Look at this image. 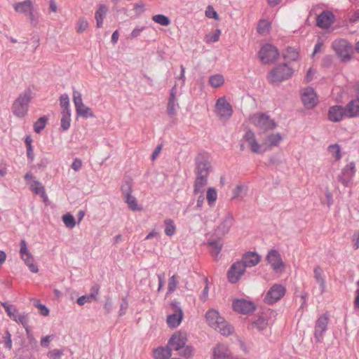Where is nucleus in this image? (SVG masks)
Instances as JSON below:
<instances>
[{"mask_svg": "<svg viewBox=\"0 0 359 359\" xmlns=\"http://www.w3.org/2000/svg\"><path fill=\"white\" fill-rule=\"evenodd\" d=\"M266 261L276 273H282L284 271L285 264L278 250H270L266 256Z\"/></svg>", "mask_w": 359, "mask_h": 359, "instance_id": "7", "label": "nucleus"}, {"mask_svg": "<svg viewBox=\"0 0 359 359\" xmlns=\"http://www.w3.org/2000/svg\"><path fill=\"white\" fill-rule=\"evenodd\" d=\"M208 324L222 335L229 336L233 332L232 327L220 316L218 311L211 309L205 313Z\"/></svg>", "mask_w": 359, "mask_h": 359, "instance_id": "2", "label": "nucleus"}, {"mask_svg": "<svg viewBox=\"0 0 359 359\" xmlns=\"http://www.w3.org/2000/svg\"><path fill=\"white\" fill-rule=\"evenodd\" d=\"M252 325L254 326V327L261 331L267 327L268 321L264 318L259 317L253 322Z\"/></svg>", "mask_w": 359, "mask_h": 359, "instance_id": "51", "label": "nucleus"}, {"mask_svg": "<svg viewBox=\"0 0 359 359\" xmlns=\"http://www.w3.org/2000/svg\"><path fill=\"white\" fill-rule=\"evenodd\" d=\"M73 101L75 106V109L83 107V100H82V95L80 92L76 90H73Z\"/></svg>", "mask_w": 359, "mask_h": 359, "instance_id": "50", "label": "nucleus"}, {"mask_svg": "<svg viewBox=\"0 0 359 359\" xmlns=\"http://www.w3.org/2000/svg\"><path fill=\"white\" fill-rule=\"evenodd\" d=\"M107 11V7L105 5L101 4L99 6L97 11L95 12V16L96 20L97 27H102Z\"/></svg>", "mask_w": 359, "mask_h": 359, "instance_id": "32", "label": "nucleus"}, {"mask_svg": "<svg viewBox=\"0 0 359 359\" xmlns=\"http://www.w3.org/2000/svg\"><path fill=\"white\" fill-rule=\"evenodd\" d=\"M95 293H90L89 295H83L77 299V303L79 305H84L86 302H90L93 298H95L99 292V287L95 285L93 286Z\"/></svg>", "mask_w": 359, "mask_h": 359, "instance_id": "37", "label": "nucleus"}, {"mask_svg": "<svg viewBox=\"0 0 359 359\" xmlns=\"http://www.w3.org/2000/svg\"><path fill=\"white\" fill-rule=\"evenodd\" d=\"M302 100L304 107L307 109H313L318 104V99L313 88L308 87L302 90Z\"/></svg>", "mask_w": 359, "mask_h": 359, "instance_id": "16", "label": "nucleus"}, {"mask_svg": "<svg viewBox=\"0 0 359 359\" xmlns=\"http://www.w3.org/2000/svg\"><path fill=\"white\" fill-rule=\"evenodd\" d=\"M335 17L333 13L326 10L323 11L316 18V25L323 29H327L332 26L334 22Z\"/></svg>", "mask_w": 359, "mask_h": 359, "instance_id": "22", "label": "nucleus"}, {"mask_svg": "<svg viewBox=\"0 0 359 359\" xmlns=\"http://www.w3.org/2000/svg\"><path fill=\"white\" fill-rule=\"evenodd\" d=\"M355 97L345 106L346 117L349 118L359 117V86L355 89Z\"/></svg>", "mask_w": 359, "mask_h": 359, "instance_id": "17", "label": "nucleus"}, {"mask_svg": "<svg viewBox=\"0 0 359 359\" xmlns=\"http://www.w3.org/2000/svg\"><path fill=\"white\" fill-rule=\"evenodd\" d=\"M355 165L354 162H350L342 169L339 175V181L344 186L348 187L355 173Z\"/></svg>", "mask_w": 359, "mask_h": 359, "instance_id": "19", "label": "nucleus"}, {"mask_svg": "<svg viewBox=\"0 0 359 359\" xmlns=\"http://www.w3.org/2000/svg\"><path fill=\"white\" fill-rule=\"evenodd\" d=\"M358 288L355 292V299L353 302L354 307L355 309L359 310V280L357 283Z\"/></svg>", "mask_w": 359, "mask_h": 359, "instance_id": "62", "label": "nucleus"}, {"mask_svg": "<svg viewBox=\"0 0 359 359\" xmlns=\"http://www.w3.org/2000/svg\"><path fill=\"white\" fill-rule=\"evenodd\" d=\"M206 198L208 205L212 207L215 205L217 198V193L215 188L209 187L207 190Z\"/></svg>", "mask_w": 359, "mask_h": 359, "instance_id": "40", "label": "nucleus"}, {"mask_svg": "<svg viewBox=\"0 0 359 359\" xmlns=\"http://www.w3.org/2000/svg\"><path fill=\"white\" fill-rule=\"evenodd\" d=\"M208 245L210 249V252L212 257L217 259L219 254L220 253L223 243L221 241H210L208 242Z\"/></svg>", "mask_w": 359, "mask_h": 359, "instance_id": "34", "label": "nucleus"}, {"mask_svg": "<svg viewBox=\"0 0 359 359\" xmlns=\"http://www.w3.org/2000/svg\"><path fill=\"white\" fill-rule=\"evenodd\" d=\"M332 48L341 58V61L347 62L351 60L352 46L344 39H337L332 42Z\"/></svg>", "mask_w": 359, "mask_h": 359, "instance_id": "8", "label": "nucleus"}, {"mask_svg": "<svg viewBox=\"0 0 359 359\" xmlns=\"http://www.w3.org/2000/svg\"><path fill=\"white\" fill-rule=\"evenodd\" d=\"M5 346L9 350L12 348L11 335L8 331H6V332Z\"/></svg>", "mask_w": 359, "mask_h": 359, "instance_id": "63", "label": "nucleus"}, {"mask_svg": "<svg viewBox=\"0 0 359 359\" xmlns=\"http://www.w3.org/2000/svg\"><path fill=\"white\" fill-rule=\"evenodd\" d=\"M16 12L27 15L33 8L32 2L30 0H25L22 2L16 3L13 5Z\"/></svg>", "mask_w": 359, "mask_h": 359, "instance_id": "29", "label": "nucleus"}, {"mask_svg": "<svg viewBox=\"0 0 359 359\" xmlns=\"http://www.w3.org/2000/svg\"><path fill=\"white\" fill-rule=\"evenodd\" d=\"M177 89L176 86H174L170 92V96L167 104V112L170 117L176 115L177 109L179 107V103L177 100Z\"/></svg>", "mask_w": 359, "mask_h": 359, "instance_id": "25", "label": "nucleus"}, {"mask_svg": "<svg viewBox=\"0 0 359 359\" xmlns=\"http://www.w3.org/2000/svg\"><path fill=\"white\" fill-rule=\"evenodd\" d=\"M27 15L29 17L31 24L34 26L36 25L38 23L39 18L38 15L34 13V10H31L30 12L27 13Z\"/></svg>", "mask_w": 359, "mask_h": 359, "instance_id": "58", "label": "nucleus"}, {"mask_svg": "<svg viewBox=\"0 0 359 359\" xmlns=\"http://www.w3.org/2000/svg\"><path fill=\"white\" fill-rule=\"evenodd\" d=\"M328 153L334 158L335 161L341 160L342 155L341 147L338 144H330L327 147Z\"/></svg>", "mask_w": 359, "mask_h": 359, "instance_id": "36", "label": "nucleus"}, {"mask_svg": "<svg viewBox=\"0 0 359 359\" xmlns=\"http://www.w3.org/2000/svg\"><path fill=\"white\" fill-rule=\"evenodd\" d=\"M215 113L220 120L227 121L233 114V108L224 97H219L215 104Z\"/></svg>", "mask_w": 359, "mask_h": 359, "instance_id": "10", "label": "nucleus"}, {"mask_svg": "<svg viewBox=\"0 0 359 359\" xmlns=\"http://www.w3.org/2000/svg\"><path fill=\"white\" fill-rule=\"evenodd\" d=\"M89 26L88 21L83 18H81L76 22V32L79 34L83 33L86 31Z\"/></svg>", "mask_w": 359, "mask_h": 359, "instance_id": "52", "label": "nucleus"}, {"mask_svg": "<svg viewBox=\"0 0 359 359\" xmlns=\"http://www.w3.org/2000/svg\"><path fill=\"white\" fill-rule=\"evenodd\" d=\"M261 260V257L255 252H248L244 254L240 260L245 268H250L257 265Z\"/></svg>", "mask_w": 359, "mask_h": 359, "instance_id": "27", "label": "nucleus"}, {"mask_svg": "<svg viewBox=\"0 0 359 359\" xmlns=\"http://www.w3.org/2000/svg\"><path fill=\"white\" fill-rule=\"evenodd\" d=\"M30 189L36 194L41 195V196L43 198L44 201H46L48 199V196L46 193L44 187L40 182L37 180L32 181L30 183Z\"/></svg>", "mask_w": 359, "mask_h": 359, "instance_id": "30", "label": "nucleus"}, {"mask_svg": "<svg viewBox=\"0 0 359 359\" xmlns=\"http://www.w3.org/2000/svg\"><path fill=\"white\" fill-rule=\"evenodd\" d=\"M17 323L21 324L25 328L26 332L29 333V329L28 327V314L26 313H20L17 319L15 320Z\"/></svg>", "mask_w": 359, "mask_h": 359, "instance_id": "49", "label": "nucleus"}, {"mask_svg": "<svg viewBox=\"0 0 359 359\" xmlns=\"http://www.w3.org/2000/svg\"><path fill=\"white\" fill-rule=\"evenodd\" d=\"M196 177L194 185V194H203L208 183L209 167L205 162H198L196 168Z\"/></svg>", "mask_w": 359, "mask_h": 359, "instance_id": "4", "label": "nucleus"}, {"mask_svg": "<svg viewBox=\"0 0 359 359\" xmlns=\"http://www.w3.org/2000/svg\"><path fill=\"white\" fill-rule=\"evenodd\" d=\"M271 29V24L270 21L265 19H262L259 21L257 29L259 34L266 35L269 33Z\"/></svg>", "mask_w": 359, "mask_h": 359, "instance_id": "35", "label": "nucleus"}, {"mask_svg": "<svg viewBox=\"0 0 359 359\" xmlns=\"http://www.w3.org/2000/svg\"><path fill=\"white\" fill-rule=\"evenodd\" d=\"M128 304L126 299H123L122 303L120 305L119 316L124 315L128 309Z\"/></svg>", "mask_w": 359, "mask_h": 359, "instance_id": "60", "label": "nucleus"}, {"mask_svg": "<svg viewBox=\"0 0 359 359\" xmlns=\"http://www.w3.org/2000/svg\"><path fill=\"white\" fill-rule=\"evenodd\" d=\"M187 335L184 332H175L168 341V346L171 351H178V354L185 358H190L194 354L191 346L186 345Z\"/></svg>", "mask_w": 359, "mask_h": 359, "instance_id": "1", "label": "nucleus"}, {"mask_svg": "<svg viewBox=\"0 0 359 359\" xmlns=\"http://www.w3.org/2000/svg\"><path fill=\"white\" fill-rule=\"evenodd\" d=\"M47 118L46 116L40 117L34 123V130L36 133H40L46 127L47 123Z\"/></svg>", "mask_w": 359, "mask_h": 359, "instance_id": "45", "label": "nucleus"}, {"mask_svg": "<svg viewBox=\"0 0 359 359\" xmlns=\"http://www.w3.org/2000/svg\"><path fill=\"white\" fill-rule=\"evenodd\" d=\"M243 140L248 143L253 153L263 154L262 143L260 144L258 142L255 133L252 130H248L243 135Z\"/></svg>", "mask_w": 359, "mask_h": 359, "instance_id": "20", "label": "nucleus"}, {"mask_svg": "<svg viewBox=\"0 0 359 359\" xmlns=\"http://www.w3.org/2000/svg\"><path fill=\"white\" fill-rule=\"evenodd\" d=\"M259 57L263 64L274 62L279 57V52L274 46L266 43L264 45L258 53Z\"/></svg>", "mask_w": 359, "mask_h": 359, "instance_id": "9", "label": "nucleus"}, {"mask_svg": "<svg viewBox=\"0 0 359 359\" xmlns=\"http://www.w3.org/2000/svg\"><path fill=\"white\" fill-rule=\"evenodd\" d=\"M164 224L165 226V235H167L168 236H173L176 231V226L174 223V221L170 219H165L164 221Z\"/></svg>", "mask_w": 359, "mask_h": 359, "instance_id": "43", "label": "nucleus"}, {"mask_svg": "<svg viewBox=\"0 0 359 359\" xmlns=\"http://www.w3.org/2000/svg\"><path fill=\"white\" fill-rule=\"evenodd\" d=\"M209 83L214 88L220 87L224 83V76L219 74L211 76L209 79Z\"/></svg>", "mask_w": 359, "mask_h": 359, "instance_id": "44", "label": "nucleus"}, {"mask_svg": "<svg viewBox=\"0 0 359 359\" xmlns=\"http://www.w3.org/2000/svg\"><path fill=\"white\" fill-rule=\"evenodd\" d=\"M121 190L124 194L125 202L128 204V208L133 211L140 210L141 208L138 206L136 198L131 195L132 190L129 184L123 185Z\"/></svg>", "mask_w": 359, "mask_h": 359, "instance_id": "24", "label": "nucleus"}, {"mask_svg": "<svg viewBox=\"0 0 359 359\" xmlns=\"http://www.w3.org/2000/svg\"><path fill=\"white\" fill-rule=\"evenodd\" d=\"M250 121L257 128L264 131L274 130L277 124L269 116L263 113H257L250 116Z\"/></svg>", "mask_w": 359, "mask_h": 359, "instance_id": "6", "label": "nucleus"}, {"mask_svg": "<svg viewBox=\"0 0 359 359\" xmlns=\"http://www.w3.org/2000/svg\"><path fill=\"white\" fill-rule=\"evenodd\" d=\"M205 16L208 18L215 19L218 20L219 17L217 11L214 9L212 6H208L205 10Z\"/></svg>", "mask_w": 359, "mask_h": 359, "instance_id": "54", "label": "nucleus"}, {"mask_svg": "<svg viewBox=\"0 0 359 359\" xmlns=\"http://www.w3.org/2000/svg\"><path fill=\"white\" fill-rule=\"evenodd\" d=\"M243 263L240 260L234 262L227 272V278L230 283H236L245 271Z\"/></svg>", "mask_w": 359, "mask_h": 359, "instance_id": "15", "label": "nucleus"}, {"mask_svg": "<svg viewBox=\"0 0 359 359\" xmlns=\"http://www.w3.org/2000/svg\"><path fill=\"white\" fill-rule=\"evenodd\" d=\"M62 355V351L59 349H54L48 353V356L51 359H59Z\"/></svg>", "mask_w": 359, "mask_h": 359, "instance_id": "55", "label": "nucleus"}, {"mask_svg": "<svg viewBox=\"0 0 359 359\" xmlns=\"http://www.w3.org/2000/svg\"><path fill=\"white\" fill-rule=\"evenodd\" d=\"M283 140V136L280 133H271L266 135L262 142L263 154L271 150L274 147H279Z\"/></svg>", "mask_w": 359, "mask_h": 359, "instance_id": "18", "label": "nucleus"}, {"mask_svg": "<svg viewBox=\"0 0 359 359\" xmlns=\"http://www.w3.org/2000/svg\"><path fill=\"white\" fill-rule=\"evenodd\" d=\"M32 99V91L29 89L20 93L11 105L13 115L19 118L25 117L28 114Z\"/></svg>", "mask_w": 359, "mask_h": 359, "instance_id": "3", "label": "nucleus"}, {"mask_svg": "<svg viewBox=\"0 0 359 359\" xmlns=\"http://www.w3.org/2000/svg\"><path fill=\"white\" fill-rule=\"evenodd\" d=\"M353 247L355 250L359 248V231L355 232L352 236Z\"/></svg>", "mask_w": 359, "mask_h": 359, "instance_id": "59", "label": "nucleus"}, {"mask_svg": "<svg viewBox=\"0 0 359 359\" xmlns=\"http://www.w3.org/2000/svg\"><path fill=\"white\" fill-rule=\"evenodd\" d=\"M232 306L235 311L242 314L252 313L255 309V306L252 302L243 299L234 300Z\"/></svg>", "mask_w": 359, "mask_h": 359, "instance_id": "21", "label": "nucleus"}, {"mask_svg": "<svg viewBox=\"0 0 359 359\" xmlns=\"http://www.w3.org/2000/svg\"><path fill=\"white\" fill-rule=\"evenodd\" d=\"M328 323V316L325 314L320 316L315 325L314 336L318 342H320L323 339V334L326 331Z\"/></svg>", "mask_w": 359, "mask_h": 359, "instance_id": "23", "label": "nucleus"}, {"mask_svg": "<svg viewBox=\"0 0 359 359\" xmlns=\"http://www.w3.org/2000/svg\"><path fill=\"white\" fill-rule=\"evenodd\" d=\"M35 306L39 309L40 313L43 316H47L49 314V309L43 304L40 303L35 304Z\"/></svg>", "mask_w": 359, "mask_h": 359, "instance_id": "57", "label": "nucleus"}, {"mask_svg": "<svg viewBox=\"0 0 359 359\" xmlns=\"http://www.w3.org/2000/svg\"><path fill=\"white\" fill-rule=\"evenodd\" d=\"M293 74V69L286 64L279 65L271 69L268 74V80L272 83H279L290 79Z\"/></svg>", "mask_w": 359, "mask_h": 359, "instance_id": "5", "label": "nucleus"}, {"mask_svg": "<svg viewBox=\"0 0 359 359\" xmlns=\"http://www.w3.org/2000/svg\"><path fill=\"white\" fill-rule=\"evenodd\" d=\"M346 117L345 107L340 105L332 106L328 111V118L332 122H339Z\"/></svg>", "mask_w": 359, "mask_h": 359, "instance_id": "26", "label": "nucleus"}, {"mask_svg": "<svg viewBox=\"0 0 359 359\" xmlns=\"http://www.w3.org/2000/svg\"><path fill=\"white\" fill-rule=\"evenodd\" d=\"M71 111H62V118L60 121L61 128L63 130H67L70 127Z\"/></svg>", "mask_w": 359, "mask_h": 359, "instance_id": "38", "label": "nucleus"}, {"mask_svg": "<svg viewBox=\"0 0 359 359\" xmlns=\"http://www.w3.org/2000/svg\"><path fill=\"white\" fill-rule=\"evenodd\" d=\"M82 167V161L79 158H75L72 164V168L74 171L79 170Z\"/></svg>", "mask_w": 359, "mask_h": 359, "instance_id": "61", "label": "nucleus"}, {"mask_svg": "<svg viewBox=\"0 0 359 359\" xmlns=\"http://www.w3.org/2000/svg\"><path fill=\"white\" fill-rule=\"evenodd\" d=\"M145 29L144 27H137L135 29H134L133 30V32H131V36L133 38H136L137 36H139L141 34V32Z\"/></svg>", "mask_w": 359, "mask_h": 359, "instance_id": "64", "label": "nucleus"}, {"mask_svg": "<svg viewBox=\"0 0 359 359\" xmlns=\"http://www.w3.org/2000/svg\"><path fill=\"white\" fill-rule=\"evenodd\" d=\"M62 221L69 229H73L76 226V220L71 213H67L62 216Z\"/></svg>", "mask_w": 359, "mask_h": 359, "instance_id": "47", "label": "nucleus"}, {"mask_svg": "<svg viewBox=\"0 0 359 359\" xmlns=\"http://www.w3.org/2000/svg\"><path fill=\"white\" fill-rule=\"evenodd\" d=\"M152 20L162 26H168L171 23L170 18L163 14H158L152 16Z\"/></svg>", "mask_w": 359, "mask_h": 359, "instance_id": "41", "label": "nucleus"}, {"mask_svg": "<svg viewBox=\"0 0 359 359\" xmlns=\"http://www.w3.org/2000/svg\"><path fill=\"white\" fill-rule=\"evenodd\" d=\"M76 114L84 118L94 117V114L91 109L83 104V107L76 109Z\"/></svg>", "mask_w": 359, "mask_h": 359, "instance_id": "48", "label": "nucleus"}, {"mask_svg": "<svg viewBox=\"0 0 359 359\" xmlns=\"http://www.w3.org/2000/svg\"><path fill=\"white\" fill-rule=\"evenodd\" d=\"M233 224L234 218L233 215L230 212H226L215 229V233L219 237L224 236L229 232Z\"/></svg>", "mask_w": 359, "mask_h": 359, "instance_id": "13", "label": "nucleus"}, {"mask_svg": "<svg viewBox=\"0 0 359 359\" xmlns=\"http://www.w3.org/2000/svg\"><path fill=\"white\" fill-rule=\"evenodd\" d=\"M171 356V350L167 347H158L154 351L155 359H168Z\"/></svg>", "mask_w": 359, "mask_h": 359, "instance_id": "33", "label": "nucleus"}, {"mask_svg": "<svg viewBox=\"0 0 359 359\" xmlns=\"http://www.w3.org/2000/svg\"><path fill=\"white\" fill-rule=\"evenodd\" d=\"M285 288L281 285L275 284L268 291L264 302L267 304H273L279 301L285 294Z\"/></svg>", "mask_w": 359, "mask_h": 359, "instance_id": "14", "label": "nucleus"}, {"mask_svg": "<svg viewBox=\"0 0 359 359\" xmlns=\"http://www.w3.org/2000/svg\"><path fill=\"white\" fill-rule=\"evenodd\" d=\"M213 356L215 359H225L229 356V350L224 344L217 345L213 350Z\"/></svg>", "mask_w": 359, "mask_h": 359, "instance_id": "31", "label": "nucleus"}, {"mask_svg": "<svg viewBox=\"0 0 359 359\" xmlns=\"http://www.w3.org/2000/svg\"><path fill=\"white\" fill-rule=\"evenodd\" d=\"M220 35L221 30L217 29L212 33L207 34L204 37V41L206 43L217 42L219 41Z\"/></svg>", "mask_w": 359, "mask_h": 359, "instance_id": "42", "label": "nucleus"}, {"mask_svg": "<svg viewBox=\"0 0 359 359\" xmlns=\"http://www.w3.org/2000/svg\"><path fill=\"white\" fill-rule=\"evenodd\" d=\"M172 313L167 316V324L170 328H175L180 325L183 318V311L177 302L170 304Z\"/></svg>", "mask_w": 359, "mask_h": 359, "instance_id": "12", "label": "nucleus"}, {"mask_svg": "<svg viewBox=\"0 0 359 359\" xmlns=\"http://www.w3.org/2000/svg\"><path fill=\"white\" fill-rule=\"evenodd\" d=\"M60 104L62 109V111H71L69 109V99L67 94H64L60 96Z\"/></svg>", "mask_w": 359, "mask_h": 359, "instance_id": "53", "label": "nucleus"}, {"mask_svg": "<svg viewBox=\"0 0 359 359\" xmlns=\"http://www.w3.org/2000/svg\"><path fill=\"white\" fill-rule=\"evenodd\" d=\"M20 255L25 264L29 268L31 272L34 273L39 272L38 266L34 263V257L29 251L27 242L24 239L20 241Z\"/></svg>", "mask_w": 359, "mask_h": 359, "instance_id": "11", "label": "nucleus"}, {"mask_svg": "<svg viewBox=\"0 0 359 359\" xmlns=\"http://www.w3.org/2000/svg\"><path fill=\"white\" fill-rule=\"evenodd\" d=\"M178 284V276L176 274L172 275L169 279H168V292L167 294H170L175 292V290L177 289Z\"/></svg>", "mask_w": 359, "mask_h": 359, "instance_id": "46", "label": "nucleus"}, {"mask_svg": "<svg viewBox=\"0 0 359 359\" xmlns=\"http://www.w3.org/2000/svg\"><path fill=\"white\" fill-rule=\"evenodd\" d=\"M1 304L8 316L15 321L20 314L16 307L13 305H8L6 302L2 303Z\"/></svg>", "mask_w": 359, "mask_h": 359, "instance_id": "39", "label": "nucleus"}, {"mask_svg": "<svg viewBox=\"0 0 359 359\" xmlns=\"http://www.w3.org/2000/svg\"><path fill=\"white\" fill-rule=\"evenodd\" d=\"M285 57L290 58L292 60H296L298 56V53L296 52L293 48H289L286 50V53L285 54Z\"/></svg>", "mask_w": 359, "mask_h": 359, "instance_id": "56", "label": "nucleus"}, {"mask_svg": "<svg viewBox=\"0 0 359 359\" xmlns=\"http://www.w3.org/2000/svg\"><path fill=\"white\" fill-rule=\"evenodd\" d=\"M313 275L316 282L320 285V294L325 292L326 284L323 275V271L320 266H316L313 270Z\"/></svg>", "mask_w": 359, "mask_h": 359, "instance_id": "28", "label": "nucleus"}]
</instances>
